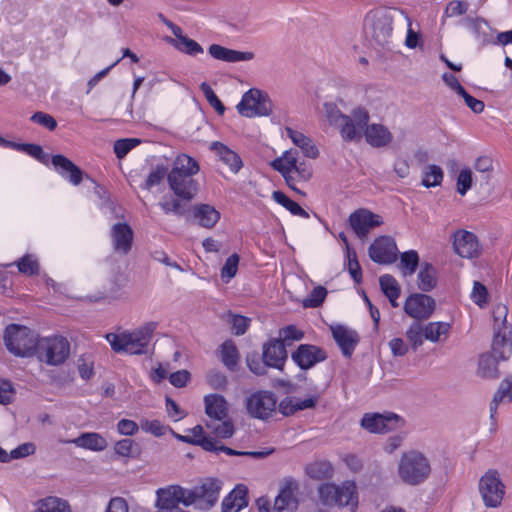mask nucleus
I'll use <instances>...</instances> for the list:
<instances>
[{"mask_svg": "<svg viewBox=\"0 0 512 512\" xmlns=\"http://www.w3.org/2000/svg\"><path fill=\"white\" fill-rule=\"evenodd\" d=\"M324 113L330 125L335 126L346 142H360L363 127L369 122L368 111L363 107L352 110L350 115L343 114L333 103L324 104Z\"/></svg>", "mask_w": 512, "mask_h": 512, "instance_id": "f257e3e1", "label": "nucleus"}, {"mask_svg": "<svg viewBox=\"0 0 512 512\" xmlns=\"http://www.w3.org/2000/svg\"><path fill=\"white\" fill-rule=\"evenodd\" d=\"M154 329V323H147L132 332L108 333L105 338L116 353L124 352L131 355H140L147 352Z\"/></svg>", "mask_w": 512, "mask_h": 512, "instance_id": "f03ea898", "label": "nucleus"}, {"mask_svg": "<svg viewBox=\"0 0 512 512\" xmlns=\"http://www.w3.org/2000/svg\"><path fill=\"white\" fill-rule=\"evenodd\" d=\"M205 413L209 420L206 427L217 437L227 439L234 434V425L228 418L229 405L226 399L219 394H210L204 397Z\"/></svg>", "mask_w": 512, "mask_h": 512, "instance_id": "7ed1b4c3", "label": "nucleus"}, {"mask_svg": "<svg viewBox=\"0 0 512 512\" xmlns=\"http://www.w3.org/2000/svg\"><path fill=\"white\" fill-rule=\"evenodd\" d=\"M400 20L396 10L392 12L386 8L370 10L364 18L365 33L379 46L384 47L391 43L393 35V22Z\"/></svg>", "mask_w": 512, "mask_h": 512, "instance_id": "20e7f679", "label": "nucleus"}, {"mask_svg": "<svg viewBox=\"0 0 512 512\" xmlns=\"http://www.w3.org/2000/svg\"><path fill=\"white\" fill-rule=\"evenodd\" d=\"M431 466L426 456L418 451L403 453L398 463V475L407 485L417 486L426 481Z\"/></svg>", "mask_w": 512, "mask_h": 512, "instance_id": "39448f33", "label": "nucleus"}, {"mask_svg": "<svg viewBox=\"0 0 512 512\" xmlns=\"http://www.w3.org/2000/svg\"><path fill=\"white\" fill-rule=\"evenodd\" d=\"M38 340L36 334L26 326L10 324L5 329V346L15 356L30 357L34 355Z\"/></svg>", "mask_w": 512, "mask_h": 512, "instance_id": "423d86ee", "label": "nucleus"}, {"mask_svg": "<svg viewBox=\"0 0 512 512\" xmlns=\"http://www.w3.org/2000/svg\"><path fill=\"white\" fill-rule=\"evenodd\" d=\"M507 314L505 305L499 304L493 309L494 338L491 354L499 360H507L512 355V331L506 322Z\"/></svg>", "mask_w": 512, "mask_h": 512, "instance_id": "0eeeda50", "label": "nucleus"}, {"mask_svg": "<svg viewBox=\"0 0 512 512\" xmlns=\"http://www.w3.org/2000/svg\"><path fill=\"white\" fill-rule=\"evenodd\" d=\"M318 491L320 500L324 505L350 506L351 512H355L358 499L354 482L346 481L341 485L325 483L320 485Z\"/></svg>", "mask_w": 512, "mask_h": 512, "instance_id": "6e6552de", "label": "nucleus"}, {"mask_svg": "<svg viewBox=\"0 0 512 512\" xmlns=\"http://www.w3.org/2000/svg\"><path fill=\"white\" fill-rule=\"evenodd\" d=\"M70 354V343L63 336L45 337L38 340L34 355L50 366L63 364Z\"/></svg>", "mask_w": 512, "mask_h": 512, "instance_id": "1a4fd4ad", "label": "nucleus"}, {"mask_svg": "<svg viewBox=\"0 0 512 512\" xmlns=\"http://www.w3.org/2000/svg\"><path fill=\"white\" fill-rule=\"evenodd\" d=\"M272 107L269 95L256 88L245 92L236 106L238 113L248 118L269 116L272 113Z\"/></svg>", "mask_w": 512, "mask_h": 512, "instance_id": "9d476101", "label": "nucleus"}, {"mask_svg": "<svg viewBox=\"0 0 512 512\" xmlns=\"http://www.w3.org/2000/svg\"><path fill=\"white\" fill-rule=\"evenodd\" d=\"M277 397L267 390H259L246 398L247 413L256 419L267 420L276 411Z\"/></svg>", "mask_w": 512, "mask_h": 512, "instance_id": "9b49d317", "label": "nucleus"}, {"mask_svg": "<svg viewBox=\"0 0 512 512\" xmlns=\"http://www.w3.org/2000/svg\"><path fill=\"white\" fill-rule=\"evenodd\" d=\"M479 491L486 507L496 508L501 505L505 486L497 471H488L481 477Z\"/></svg>", "mask_w": 512, "mask_h": 512, "instance_id": "f8f14e48", "label": "nucleus"}, {"mask_svg": "<svg viewBox=\"0 0 512 512\" xmlns=\"http://www.w3.org/2000/svg\"><path fill=\"white\" fill-rule=\"evenodd\" d=\"M435 310V300L426 294H411L405 301L404 311L416 321L428 319Z\"/></svg>", "mask_w": 512, "mask_h": 512, "instance_id": "ddd939ff", "label": "nucleus"}, {"mask_svg": "<svg viewBox=\"0 0 512 512\" xmlns=\"http://www.w3.org/2000/svg\"><path fill=\"white\" fill-rule=\"evenodd\" d=\"M349 223L355 234L360 239H364L372 229L383 224V219L380 215L362 208L349 216Z\"/></svg>", "mask_w": 512, "mask_h": 512, "instance_id": "4468645a", "label": "nucleus"}, {"mask_svg": "<svg viewBox=\"0 0 512 512\" xmlns=\"http://www.w3.org/2000/svg\"><path fill=\"white\" fill-rule=\"evenodd\" d=\"M368 253L378 264H391L397 260L398 249L393 238L380 236L370 245Z\"/></svg>", "mask_w": 512, "mask_h": 512, "instance_id": "2eb2a0df", "label": "nucleus"}, {"mask_svg": "<svg viewBox=\"0 0 512 512\" xmlns=\"http://www.w3.org/2000/svg\"><path fill=\"white\" fill-rule=\"evenodd\" d=\"M193 176L169 172L168 184L175 196L187 202L194 198L198 191V183Z\"/></svg>", "mask_w": 512, "mask_h": 512, "instance_id": "dca6fc26", "label": "nucleus"}, {"mask_svg": "<svg viewBox=\"0 0 512 512\" xmlns=\"http://www.w3.org/2000/svg\"><path fill=\"white\" fill-rule=\"evenodd\" d=\"M291 358L302 370H308L317 363L323 362L327 358V353L318 346L301 344L292 353Z\"/></svg>", "mask_w": 512, "mask_h": 512, "instance_id": "f3484780", "label": "nucleus"}, {"mask_svg": "<svg viewBox=\"0 0 512 512\" xmlns=\"http://www.w3.org/2000/svg\"><path fill=\"white\" fill-rule=\"evenodd\" d=\"M299 485L293 479H287L275 498L274 512H294L298 507Z\"/></svg>", "mask_w": 512, "mask_h": 512, "instance_id": "a211bd4d", "label": "nucleus"}, {"mask_svg": "<svg viewBox=\"0 0 512 512\" xmlns=\"http://www.w3.org/2000/svg\"><path fill=\"white\" fill-rule=\"evenodd\" d=\"M453 247L462 258H474L480 253V247L476 235L472 232L461 230L454 234Z\"/></svg>", "mask_w": 512, "mask_h": 512, "instance_id": "6ab92c4d", "label": "nucleus"}, {"mask_svg": "<svg viewBox=\"0 0 512 512\" xmlns=\"http://www.w3.org/2000/svg\"><path fill=\"white\" fill-rule=\"evenodd\" d=\"M331 332L343 356L350 358L359 342L358 333L340 324L331 326Z\"/></svg>", "mask_w": 512, "mask_h": 512, "instance_id": "aec40b11", "label": "nucleus"}, {"mask_svg": "<svg viewBox=\"0 0 512 512\" xmlns=\"http://www.w3.org/2000/svg\"><path fill=\"white\" fill-rule=\"evenodd\" d=\"M262 357L268 367L283 370L287 360L285 344L278 338L270 339L263 345Z\"/></svg>", "mask_w": 512, "mask_h": 512, "instance_id": "412c9836", "label": "nucleus"}, {"mask_svg": "<svg viewBox=\"0 0 512 512\" xmlns=\"http://www.w3.org/2000/svg\"><path fill=\"white\" fill-rule=\"evenodd\" d=\"M365 136L366 142L374 148H382L388 146L392 140L393 135L390 130L382 124H368L363 127L362 136Z\"/></svg>", "mask_w": 512, "mask_h": 512, "instance_id": "4be33fe9", "label": "nucleus"}, {"mask_svg": "<svg viewBox=\"0 0 512 512\" xmlns=\"http://www.w3.org/2000/svg\"><path fill=\"white\" fill-rule=\"evenodd\" d=\"M133 230L127 223H116L111 228L113 248L117 253L126 255L131 250Z\"/></svg>", "mask_w": 512, "mask_h": 512, "instance_id": "5701e85b", "label": "nucleus"}, {"mask_svg": "<svg viewBox=\"0 0 512 512\" xmlns=\"http://www.w3.org/2000/svg\"><path fill=\"white\" fill-rule=\"evenodd\" d=\"M51 162L56 171L73 185H79L83 179V172L71 160L63 155H54Z\"/></svg>", "mask_w": 512, "mask_h": 512, "instance_id": "b1692460", "label": "nucleus"}, {"mask_svg": "<svg viewBox=\"0 0 512 512\" xmlns=\"http://www.w3.org/2000/svg\"><path fill=\"white\" fill-rule=\"evenodd\" d=\"M208 53L210 56L216 60L228 62V63H236L241 61H250L254 59V53L250 51H237L234 49H230L224 47L219 44H211L208 48Z\"/></svg>", "mask_w": 512, "mask_h": 512, "instance_id": "393cba45", "label": "nucleus"}, {"mask_svg": "<svg viewBox=\"0 0 512 512\" xmlns=\"http://www.w3.org/2000/svg\"><path fill=\"white\" fill-rule=\"evenodd\" d=\"M156 506L157 512H171L174 509H179V493L182 492V487L178 485H171L166 488L157 490Z\"/></svg>", "mask_w": 512, "mask_h": 512, "instance_id": "a878e982", "label": "nucleus"}, {"mask_svg": "<svg viewBox=\"0 0 512 512\" xmlns=\"http://www.w3.org/2000/svg\"><path fill=\"white\" fill-rule=\"evenodd\" d=\"M63 443H73L77 447L88 449L91 451L100 452L107 448L108 443L107 440L99 433L96 432H85L80 434L77 438L67 441H62Z\"/></svg>", "mask_w": 512, "mask_h": 512, "instance_id": "bb28decb", "label": "nucleus"}, {"mask_svg": "<svg viewBox=\"0 0 512 512\" xmlns=\"http://www.w3.org/2000/svg\"><path fill=\"white\" fill-rule=\"evenodd\" d=\"M285 131L287 137L291 139L294 145L300 148L306 157L316 159L319 156V150L310 137L291 127H286Z\"/></svg>", "mask_w": 512, "mask_h": 512, "instance_id": "cd10ccee", "label": "nucleus"}, {"mask_svg": "<svg viewBox=\"0 0 512 512\" xmlns=\"http://www.w3.org/2000/svg\"><path fill=\"white\" fill-rule=\"evenodd\" d=\"M211 150H213L219 159L229 167L232 173L236 174L242 168L243 162L240 156L223 143L213 142L211 144Z\"/></svg>", "mask_w": 512, "mask_h": 512, "instance_id": "c85d7f7f", "label": "nucleus"}, {"mask_svg": "<svg viewBox=\"0 0 512 512\" xmlns=\"http://www.w3.org/2000/svg\"><path fill=\"white\" fill-rule=\"evenodd\" d=\"M248 505L247 489L237 486L222 502V512H239Z\"/></svg>", "mask_w": 512, "mask_h": 512, "instance_id": "c756f323", "label": "nucleus"}, {"mask_svg": "<svg viewBox=\"0 0 512 512\" xmlns=\"http://www.w3.org/2000/svg\"><path fill=\"white\" fill-rule=\"evenodd\" d=\"M193 217L205 228H212L220 219V213L209 204H197L193 207Z\"/></svg>", "mask_w": 512, "mask_h": 512, "instance_id": "7c9ffc66", "label": "nucleus"}, {"mask_svg": "<svg viewBox=\"0 0 512 512\" xmlns=\"http://www.w3.org/2000/svg\"><path fill=\"white\" fill-rule=\"evenodd\" d=\"M393 418L398 417L393 415ZM391 419L392 417L381 414H365L361 420V426L370 433H387L390 430L388 423Z\"/></svg>", "mask_w": 512, "mask_h": 512, "instance_id": "2f4dec72", "label": "nucleus"}, {"mask_svg": "<svg viewBox=\"0 0 512 512\" xmlns=\"http://www.w3.org/2000/svg\"><path fill=\"white\" fill-rule=\"evenodd\" d=\"M423 325L425 339L433 343L444 342L448 338L451 329L448 322L437 321Z\"/></svg>", "mask_w": 512, "mask_h": 512, "instance_id": "473e14b6", "label": "nucleus"}, {"mask_svg": "<svg viewBox=\"0 0 512 512\" xmlns=\"http://www.w3.org/2000/svg\"><path fill=\"white\" fill-rule=\"evenodd\" d=\"M437 284V271L435 267L427 262L421 264L417 275V285L421 291L429 292Z\"/></svg>", "mask_w": 512, "mask_h": 512, "instance_id": "72a5a7b5", "label": "nucleus"}, {"mask_svg": "<svg viewBox=\"0 0 512 512\" xmlns=\"http://www.w3.org/2000/svg\"><path fill=\"white\" fill-rule=\"evenodd\" d=\"M318 401V397H309L306 399H299V398H286L283 400L279 407L281 410V413L285 416L292 415L296 411L313 408Z\"/></svg>", "mask_w": 512, "mask_h": 512, "instance_id": "f704fd0d", "label": "nucleus"}, {"mask_svg": "<svg viewBox=\"0 0 512 512\" xmlns=\"http://www.w3.org/2000/svg\"><path fill=\"white\" fill-rule=\"evenodd\" d=\"M35 512H71V507L65 499L48 496L36 502Z\"/></svg>", "mask_w": 512, "mask_h": 512, "instance_id": "c9c22d12", "label": "nucleus"}, {"mask_svg": "<svg viewBox=\"0 0 512 512\" xmlns=\"http://www.w3.org/2000/svg\"><path fill=\"white\" fill-rule=\"evenodd\" d=\"M298 151L295 149L286 150L280 157L274 159L270 165L280 174H291L296 167Z\"/></svg>", "mask_w": 512, "mask_h": 512, "instance_id": "e433bc0d", "label": "nucleus"}, {"mask_svg": "<svg viewBox=\"0 0 512 512\" xmlns=\"http://www.w3.org/2000/svg\"><path fill=\"white\" fill-rule=\"evenodd\" d=\"M199 170V163L193 157L187 154H180L175 158L172 169L169 172L196 175Z\"/></svg>", "mask_w": 512, "mask_h": 512, "instance_id": "4c0bfd02", "label": "nucleus"}, {"mask_svg": "<svg viewBox=\"0 0 512 512\" xmlns=\"http://www.w3.org/2000/svg\"><path fill=\"white\" fill-rule=\"evenodd\" d=\"M379 283L381 290L389 299L391 305L393 307H398L397 299L400 296L401 290L396 279L389 274H385L379 278Z\"/></svg>", "mask_w": 512, "mask_h": 512, "instance_id": "58836bf2", "label": "nucleus"}, {"mask_svg": "<svg viewBox=\"0 0 512 512\" xmlns=\"http://www.w3.org/2000/svg\"><path fill=\"white\" fill-rule=\"evenodd\" d=\"M221 489V482L217 479H207L198 487L200 498L204 499L209 507H212L218 500Z\"/></svg>", "mask_w": 512, "mask_h": 512, "instance_id": "ea45409f", "label": "nucleus"}, {"mask_svg": "<svg viewBox=\"0 0 512 512\" xmlns=\"http://www.w3.org/2000/svg\"><path fill=\"white\" fill-rule=\"evenodd\" d=\"M499 359L492 354H484L479 359L478 373L481 377L494 379L499 376Z\"/></svg>", "mask_w": 512, "mask_h": 512, "instance_id": "a19ab883", "label": "nucleus"}, {"mask_svg": "<svg viewBox=\"0 0 512 512\" xmlns=\"http://www.w3.org/2000/svg\"><path fill=\"white\" fill-rule=\"evenodd\" d=\"M158 205L167 215L173 214L177 217H181L186 212V208L182 203V199L178 198L177 196L174 197L172 195H164L159 201Z\"/></svg>", "mask_w": 512, "mask_h": 512, "instance_id": "79ce46f5", "label": "nucleus"}, {"mask_svg": "<svg viewBox=\"0 0 512 512\" xmlns=\"http://www.w3.org/2000/svg\"><path fill=\"white\" fill-rule=\"evenodd\" d=\"M165 40L167 41V43L171 44L174 48H176L180 52L185 53L190 56H195V55L201 54L204 51L202 46L199 43H197L195 40H193L187 36L185 38H182L179 43H176V40L171 37H166Z\"/></svg>", "mask_w": 512, "mask_h": 512, "instance_id": "37998d69", "label": "nucleus"}, {"mask_svg": "<svg viewBox=\"0 0 512 512\" xmlns=\"http://www.w3.org/2000/svg\"><path fill=\"white\" fill-rule=\"evenodd\" d=\"M221 360L229 370H234L237 366L239 352L231 340H227L221 345Z\"/></svg>", "mask_w": 512, "mask_h": 512, "instance_id": "c03bdc74", "label": "nucleus"}, {"mask_svg": "<svg viewBox=\"0 0 512 512\" xmlns=\"http://www.w3.org/2000/svg\"><path fill=\"white\" fill-rule=\"evenodd\" d=\"M272 197L275 202L285 207L291 214L300 216L303 218H309L308 212H306L298 203L291 200L281 191H274Z\"/></svg>", "mask_w": 512, "mask_h": 512, "instance_id": "a18cd8bd", "label": "nucleus"}, {"mask_svg": "<svg viewBox=\"0 0 512 512\" xmlns=\"http://www.w3.org/2000/svg\"><path fill=\"white\" fill-rule=\"evenodd\" d=\"M419 265V256L415 250H409L401 254L399 269L404 277L412 276Z\"/></svg>", "mask_w": 512, "mask_h": 512, "instance_id": "49530a36", "label": "nucleus"}, {"mask_svg": "<svg viewBox=\"0 0 512 512\" xmlns=\"http://www.w3.org/2000/svg\"><path fill=\"white\" fill-rule=\"evenodd\" d=\"M405 336L413 351H416L426 340L424 337V325L421 321H414L406 330Z\"/></svg>", "mask_w": 512, "mask_h": 512, "instance_id": "de8ad7c7", "label": "nucleus"}, {"mask_svg": "<svg viewBox=\"0 0 512 512\" xmlns=\"http://www.w3.org/2000/svg\"><path fill=\"white\" fill-rule=\"evenodd\" d=\"M114 451L117 455L128 458H135L140 453L138 444L129 438L117 441L114 445Z\"/></svg>", "mask_w": 512, "mask_h": 512, "instance_id": "09e8293b", "label": "nucleus"}, {"mask_svg": "<svg viewBox=\"0 0 512 512\" xmlns=\"http://www.w3.org/2000/svg\"><path fill=\"white\" fill-rule=\"evenodd\" d=\"M168 174L169 171L167 166L163 164L156 165V167L148 174L141 187L146 190H151L153 187L160 185L165 177L168 178Z\"/></svg>", "mask_w": 512, "mask_h": 512, "instance_id": "8fccbe9b", "label": "nucleus"}, {"mask_svg": "<svg viewBox=\"0 0 512 512\" xmlns=\"http://www.w3.org/2000/svg\"><path fill=\"white\" fill-rule=\"evenodd\" d=\"M306 472L313 479H324L332 475L333 468L329 462L318 461L307 466Z\"/></svg>", "mask_w": 512, "mask_h": 512, "instance_id": "3c124183", "label": "nucleus"}, {"mask_svg": "<svg viewBox=\"0 0 512 512\" xmlns=\"http://www.w3.org/2000/svg\"><path fill=\"white\" fill-rule=\"evenodd\" d=\"M189 433L191 434V438L199 440V442H191L190 444L199 445L206 451L216 449V441L213 438L204 435V430L201 425H196L189 430Z\"/></svg>", "mask_w": 512, "mask_h": 512, "instance_id": "603ef678", "label": "nucleus"}, {"mask_svg": "<svg viewBox=\"0 0 512 512\" xmlns=\"http://www.w3.org/2000/svg\"><path fill=\"white\" fill-rule=\"evenodd\" d=\"M443 180V171L437 165H429L424 173L422 185L429 188L440 185Z\"/></svg>", "mask_w": 512, "mask_h": 512, "instance_id": "864d4df0", "label": "nucleus"}, {"mask_svg": "<svg viewBox=\"0 0 512 512\" xmlns=\"http://www.w3.org/2000/svg\"><path fill=\"white\" fill-rule=\"evenodd\" d=\"M304 337V332L298 329L295 325H288L279 330L278 339L282 341L285 346L290 345L294 341H300Z\"/></svg>", "mask_w": 512, "mask_h": 512, "instance_id": "5fc2aeb1", "label": "nucleus"}, {"mask_svg": "<svg viewBox=\"0 0 512 512\" xmlns=\"http://www.w3.org/2000/svg\"><path fill=\"white\" fill-rule=\"evenodd\" d=\"M200 89L203 92L209 105L212 106L219 115H223L225 112V106L217 97L211 86L208 83L203 82L200 85Z\"/></svg>", "mask_w": 512, "mask_h": 512, "instance_id": "6e6d98bb", "label": "nucleus"}, {"mask_svg": "<svg viewBox=\"0 0 512 512\" xmlns=\"http://www.w3.org/2000/svg\"><path fill=\"white\" fill-rule=\"evenodd\" d=\"M326 295V288H324L323 286H317L303 300V306L306 308H317L324 302Z\"/></svg>", "mask_w": 512, "mask_h": 512, "instance_id": "4d7b16f0", "label": "nucleus"}, {"mask_svg": "<svg viewBox=\"0 0 512 512\" xmlns=\"http://www.w3.org/2000/svg\"><path fill=\"white\" fill-rule=\"evenodd\" d=\"M239 256L234 253L230 255L224 266L221 269V278L224 282H229L237 273L238 271V265H239Z\"/></svg>", "mask_w": 512, "mask_h": 512, "instance_id": "13d9d810", "label": "nucleus"}, {"mask_svg": "<svg viewBox=\"0 0 512 512\" xmlns=\"http://www.w3.org/2000/svg\"><path fill=\"white\" fill-rule=\"evenodd\" d=\"M19 271L25 275L32 276L39 273V264L31 255L23 256L18 262Z\"/></svg>", "mask_w": 512, "mask_h": 512, "instance_id": "bf43d9fd", "label": "nucleus"}, {"mask_svg": "<svg viewBox=\"0 0 512 512\" xmlns=\"http://www.w3.org/2000/svg\"><path fill=\"white\" fill-rule=\"evenodd\" d=\"M140 426L143 431L151 433L156 437H161L170 430L168 426L163 425L159 420H141Z\"/></svg>", "mask_w": 512, "mask_h": 512, "instance_id": "052dcab7", "label": "nucleus"}, {"mask_svg": "<svg viewBox=\"0 0 512 512\" xmlns=\"http://www.w3.org/2000/svg\"><path fill=\"white\" fill-rule=\"evenodd\" d=\"M140 143L136 138L119 139L114 143V152L118 158L125 157L134 147Z\"/></svg>", "mask_w": 512, "mask_h": 512, "instance_id": "680f3d73", "label": "nucleus"}, {"mask_svg": "<svg viewBox=\"0 0 512 512\" xmlns=\"http://www.w3.org/2000/svg\"><path fill=\"white\" fill-rule=\"evenodd\" d=\"M396 14L400 18V20H404L408 24L407 36L405 40V44L409 48H415L418 44V34L412 29L411 19L408 14L401 9L396 10Z\"/></svg>", "mask_w": 512, "mask_h": 512, "instance_id": "e2e57ef3", "label": "nucleus"}, {"mask_svg": "<svg viewBox=\"0 0 512 512\" xmlns=\"http://www.w3.org/2000/svg\"><path fill=\"white\" fill-rule=\"evenodd\" d=\"M36 452V446L32 442H26L8 453V462L12 459H21L33 455Z\"/></svg>", "mask_w": 512, "mask_h": 512, "instance_id": "0e129e2a", "label": "nucleus"}, {"mask_svg": "<svg viewBox=\"0 0 512 512\" xmlns=\"http://www.w3.org/2000/svg\"><path fill=\"white\" fill-rule=\"evenodd\" d=\"M472 186V171L469 168L462 169L457 178V192L465 195Z\"/></svg>", "mask_w": 512, "mask_h": 512, "instance_id": "69168bd1", "label": "nucleus"}, {"mask_svg": "<svg viewBox=\"0 0 512 512\" xmlns=\"http://www.w3.org/2000/svg\"><path fill=\"white\" fill-rule=\"evenodd\" d=\"M30 119L32 122L45 127L49 131H53L57 127L56 120L51 115L44 112H36Z\"/></svg>", "mask_w": 512, "mask_h": 512, "instance_id": "338daca9", "label": "nucleus"}, {"mask_svg": "<svg viewBox=\"0 0 512 512\" xmlns=\"http://www.w3.org/2000/svg\"><path fill=\"white\" fill-rule=\"evenodd\" d=\"M512 380L507 378L503 380L497 390V392L494 394V397L492 399V403L499 405L505 397H509L512 399Z\"/></svg>", "mask_w": 512, "mask_h": 512, "instance_id": "774afa93", "label": "nucleus"}]
</instances>
